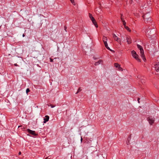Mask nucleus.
<instances>
[{
    "instance_id": "obj_1",
    "label": "nucleus",
    "mask_w": 159,
    "mask_h": 159,
    "mask_svg": "<svg viewBox=\"0 0 159 159\" xmlns=\"http://www.w3.org/2000/svg\"><path fill=\"white\" fill-rule=\"evenodd\" d=\"M137 46L138 48L140 50V53L141 57L142 58L143 60L144 61H145L146 60V58L144 54V51L143 47L139 44H137Z\"/></svg>"
},
{
    "instance_id": "obj_28",
    "label": "nucleus",
    "mask_w": 159,
    "mask_h": 159,
    "mask_svg": "<svg viewBox=\"0 0 159 159\" xmlns=\"http://www.w3.org/2000/svg\"><path fill=\"white\" fill-rule=\"evenodd\" d=\"M82 140H83V139L82 138V137H81V139H80L81 142H82Z\"/></svg>"
},
{
    "instance_id": "obj_8",
    "label": "nucleus",
    "mask_w": 159,
    "mask_h": 159,
    "mask_svg": "<svg viewBox=\"0 0 159 159\" xmlns=\"http://www.w3.org/2000/svg\"><path fill=\"white\" fill-rule=\"evenodd\" d=\"M114 66L115 67L118 68V70H122V69L120 66V65L117 63L114 64Z\"/></svg>"
},
{
    "instance_id": "obj_25",
    "label": "nucleus",
    "mask_w": 159,
    "mask_h": 159,
    "mask_svg": "<svg viewBox=\"0 0 159 159\" xmlns=\"http://www.w3.org/2000/svg\"><path fill=\"white\" fill-rule=\"evenodd\" d=\"M50 106L52 108H53L54 107H55V106H52V105H51Z\"/></svg>"
},
{
    "instance_id": "obj_30",
    "label": "nucleus",
    "mask_w": 159,
    "mask_h": 159,
    "mask_svg": "<svg viewBox=\"0 0 159 159\" xmlns=\"http://www.w3.org/2000/svg\"><path fill=\"white\" fill-rule=\"evenodd\" d=\"M129 142H127V145H128V144H129Z\"/></svg>"
},
{
    "instance_id": "obj_20",
    "label": "nucleus",
    "mask_w": 159,
    "mask_h": 159,
    "mask_svg": "<svg viewBox=\"0 0 159 159\" xmlns=\"http://www.w3.org/2000/svg\"><path fill=\"white\" fill-rule=\"evenodd\" d=\"M81 91V90L80 89V88H79V89H78V90H77V92H76V94H77L79 92H80V91Z\"/></svg>"
},
{
    "instance_id": "obj_9",
    "label": "nucleus",
    "mask_w": 159,
    "mask_h": 159,
    "mask_svg": "<svg viewBox=\"0 0 159 159\" xmlns=\"http://www.w3.org/2000/svg\"><path fill=\"white\" fill-rule=\"evenodd\" d=\"M103 61L102 60H99L98 61L95 62L94 65L98 66L99 64H102L103 63Z\"/></svg>"
},
{
    "instance_id": "obj_26",
    "label": "nucleus",
    "mask_w": 159,
    "mask_h": 159,
    "mask_svg": "<svg viewBox=\"0 0 159 159\" xmlns=\"http://www.w3.org/2000/svg\"><path fill=\"white\" fill-rule=\"evenodd\" d=\"M14 66H18V65L16 64H14Z\"/></svg>"
},
{
    "instance_id": "obj_2",
    "label": "nucleus",
    "mask_w": 159,
    "mask_h": 159,
    "mask_svg": "<svg viewBox=\"0 0 159 159\" xmlns=\"http://www.w3.org/2000/svg\"><path fill=\"white\" fill-rule=\"evenodd\" d=\"M142 17H143L146 22L148 23L151 20V16L150 15V13H149L148 12V13L144 15Z\"/></svg>"
},
{
    "instance_id": "obj_24",
    "label": "nucleus",
    "mask_w": 159,
    "mask_h": 159,
    "mask_svg": "<svg viewBox=\"0 0 159 159\" xmlns=\"http://www.w3.org/2000/svg\"><path fill=\"white\" fill-rule=\"evenodd\" d=\"M50 62H53V60L52 59L50 58Z\"/></svg>"
},
{
    "instance_id": "obj_22",
    "label": "nucleus",
    "mask_w": 159,
    "mask_h": 159,
    "mask_svg": "<svg viewBox=\"0 0 159 159\" xmlns=\"http://www.w3.org/2000/svg\"><path fill=\"white\" fill-rule=\"evenodd\" d=\"M89 17L90 18L93 16H92V15L90 13H89Z\"/></svg>"
},
{
    "instance_id": "obj_5",
    "label": "nucleus",
    "mask_w": 159,
    "mask_h": 159,
    "mask_svg": "<svg viewBox=\"0 0 159 159\" xmlns=\"http://www.w3.org/2000/svg\"><path fill=\"white\" fill-rule=\"evenodd\" d=\"M113 37L114 39L115 40L118 42L120 44H121V40L120 39L118 38L117 36H116V35L115 34H113Z\"/></svg>"
},
{
    "instance_id": "obj_7",
    "label": "nucleus",
    "mask_w": 159,
    "mask_h": 159,
    "mask_svg": "<svg viewBox=\"0 0 159 159\" xmlns=\"http://www.w3.org/2000/svg\"><path fill=\"white\" fill-rule=\"evenodd\" d=\"M27 132L29 133L30 134H31L32 135L34 136L37 135V134L35 133V131H33L29 129H27Z\"/></svg>"
},
{
    "instance_id": "obj_29",
    "label": "nucleus",
    "mask_w": 159,
    "mask_h": 159,
    "mask_svg": "<svg viewBox=\"0 0 159 159\" xmlns=\"http://www.w3.org/2000/svg\"><path fill=\"white\" fill-rule=\"evenodd\" d=\"M139 98H138V102L139 103Z\"/></svg>"
},
{
    "instance_id": "obj_3",
    "label": "nucleus",
    "mask_w": 159,
    "mask_h": 159,
    "mask_svg": "<svg viewBox=\"0 0 159 159\" xmlns=\"http://www.w3.org/2000/svg\"><path fill=\"white\" fill-rule=\"evenodd\" d=\"M131 53L133 57L135 58L138 61H140V59L139 58V56L137 54L136 52L134 50L132 51L131 52Z\"/></svg>"
},
{
    "instance_id": "obj_33",
    "label": "nucleus",
    "mask_w": 159,
    "mask_h": 159,
    "mask_svg": "<svg viewBox=\"0 0 159 159\" xmlns=\"http://www.w3.org/2000/svg\"><path fill=\"white\" fill-rule=\"evenodd\" d=\"M20 127V126H18V128H19V127Z\"/></svg>"
},
{
    "instance_id": "obj_27",
    "label": "nucleus",
    "mask_w": 159,
    "mask_h": 159,
    "mask_svg": "<svg viewBox=\"0 0 159 159\" xmlns=\"http://www.w3.org/2000/svg\"><path fill=\"white\" fill-rule=\"evenodd\" d=\"M21 154V152H19V153H18V154L19 155H20Z\"/></svg>"
},
{
    "instance_id": "obj_6",
    "label": "nucleus",
    "mask_w": 159,
    "mask_h": 159,
    "mask_svg": "<svg viewBox=\"0 0 159 159\" xmlns=\"http://www.w3.org/2000/svg\"><path fill=\"white\" fill-rule=\"evenodd\" d=\"M90 18V19L92 21V22L93 23L94 25L95 26V27L96 28L98 27V26L93 16H92V17H91Z\"/></svg>"
},
{
    "instance_id": "obj_31",
    "label": "nucleus",
    "mask_w": 159,
    "mask_h": 159,
    "mask_svg": "<svg viewBox=\"0 0 159 159\" xmlns=\"http://www.w3.org/2000/svg\"><path fill=\"white\" fill-rule=\"evenodd\" d=\"M22 36H23V37H24L25 36V34H23Z\"/></svg>"
},
{
    "instance_id": "obj_15",
    "label": "nucleus",
    "mask_w": 159,
    "mask_h": 159,
    "mask_svg": "<svg viewBox=\"0 0 159 159\" xmlns=\"http://www.w3.org/2000/svg\"><path fill=\"white\" fill-rule=\"evenodd\" d=\"M120 15H121L120 18H121V21H123L125 20L124 19V16H123V15L122 14H120Z\"/></svg>"
},
{
    "instance_id": "obj_18",
    "label": "nucleus",
    "mask_w": 159,
    "mask_h": 159,
    "mask_svg": "<svg viewBox=\"0 0 159 159\" xmlns=\"http://www.w3.org/2000/svg\"><path fill=\"white\" fill-rule=\"evenodd\" d=\"M123 22V25H124V27H125V26H126V22H125V20L122 21Z\"/></svg>"
},
{
    "instance_id": "obj_32",
    "label": "nucleus",
    "mask_w": 159,
    "mask_h": 159,
    "mask_svg": "<svg viewBox=\"0 0 159 159\" xmlns=\"http://www.w3.org/2000/svg\"><path fill=\"white\" fill-rule=\"evenodd\" d=\"M133 2V0H131L130 1V2Z\"/></svg>"
},
{
    "instance_id": "obj_11",
    "label": "nucleus",
    "mask_w": 159,
    "mask_h": 159,
    "mask_svg": "<svg viewBox=\"0 0 159 159\" xmlns=\"http://www.w3.org/2000/svg\"><path fill=\"white\" fill-rule=\"evenodd\" d=\"M155 68L157 72H159V63H157L155 65Z\"/></svg>"
},
{
    "instance_id": "obj_10",
    "label": "nucleus",
    "mask_w": 159,
    "mask_h": 159,
    "mask_svg": "<svg viewBox=\"0 0 159 159\" xmlns=\"http://www.w3.org/2000/svg\"><path fill=\"white\" fill-rule=\"evenodd\" d=\"M49 116H46L45 117V118H44L43 120V123H45L47 122L49 120Z\"/></svg>"
},
{
    "instance_id": "obj_17",
    "label": "nucleus",
    "mask_w": 159,
    "mask_h": 159,
    "mask_svg": "<svg viewBox=\"0 0 159 159\" xmlns=\"http://www.w3.org/2000/svg\"><path fill=\"white\" fill-rule=\"evenodd\" d=\"M71 1V3L74 5H75V3L74 1V0H70Z\"/></svg>"
},
{
    "instance_id": "obj_12",
    "label": "nucleus",
    "mask_w": 159,
    "mask_h": 159,
    "mask_svg": "<svg viewBox=\"0 0 159 159\" xmlns=\"http://www.w3.org/2000/svg\"><path fill=\"white\" fill-rule=\"evenodd\" d=\"M102 40L104 44L107 43V39L106 37L103 36L102 38Z\"/></svg>"
},
{
    "instance_id": "obj_14",
    "label": "nucleus",
    "mask_w": 159,
    "mask_h": 159,
    "mask_svg": "<svg viewBox=\"0 0 159 159\" xmlns=\"http://www.w3.org/2000/svg\"><path fill=\"white\" fill-rule=\"evenodd\" d=\"M104 44V45L105 46V47H106V48L108 50H110V51H111V52H112V51H114L113 50H112L108 46V44H107V43H106L105 44Z\"/></svg>"
},
{
    "instance_id": "obj_19",
    "label": "nucleus",
    "mask_w": 159,
    "mask_h": 159,
    "mask_svg": "<svg viewBox=\"0 0 159 159\" xmlns=\"http://www.w3.org/2000/svg\"><path fill=\"white\" fill-rule=\"evenodd\" d=\"M30 91V90L29 89L27 88L26 89V93L27 94Z\"/></svg>"
},
{
    "instance_id": "obj_13",
    "label": "nucleus",
    "mask_w": 159,
    "mask_h": 159,
    "mask_svg": "<svg viewBox=\"0 0 159 159\" xmlns=\"http://www.w3.org/2000/svg\"><path fill=\"white\" fill-rule=\"evenodd\" d=\"M127 42L128 44H130L131 43V40L129 37H127L126 38Z\"/></svg>"
},
{
    "instance_id": "obj_21",
    "label": "nucleus",
    "mask_w": 159,
    "mask_h": 159,
    "mask_svg": "<svg viewBox=\"0 0 159 159\" xmlns=\"http://www.w3.org/2000/svg\"><path fill=\"white\" fill-rule=\"evenodd\" d=\"M151 1L150 0H148V4H151Z\"/></svg>"
},
{
    "instance_id": "obj_16",
    "label": "nucleus",
    "mask_w": 159,
    "mask_h": 159,
    "mask_svg": "<svg viewBox=\"0 0 159 159\" xmlns=\"http://www.w3.org/2000/svg\"><path fill=\"white\" fill-rule=\"evenodd\" d=\"M128 31H130V30L129 28L127 26H125V27H124Z\"/></svg>"
},
{
    "instance_id": "obj_4",
    "label": "nucleus",
    "mask_w": 159,
    "mask_h": 159,
    "mask_svg": "<svg viewBox=\"0 0 159 159\" xmlns=\"http://www.w3.org/2000/svg\"><path fill=\"white\" fill-rule=\"evenodd\" d=\"M148 120L149 123L151 125L153 123L154 121V118L152 116H150L148 118Z\"/></svg>"
},
{
    "instance_id": "obj_23",
    "label": "nucleus",
    "mask_w": 159,
    "mask_h": 159,
    "mask_svg": "<svg viewBox=\"0 0 159 159\" xmlns=\"http://www.w3.org/2000/svg\"><path fill=\"white\" fill-rule=\"evenodd\" d=\"M64 30H65L66 31V26H65L64 27Z\"/></svg>"
}]
</instances>
